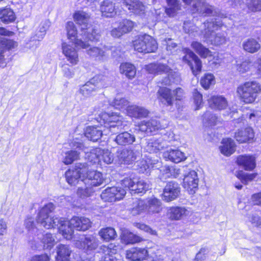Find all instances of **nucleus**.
<instances>
[{
  "label": "nucleus",
  "mask_w": 261,
  "mask_h": 261,
  "mask_svg": "<svg viewBox=\"0 0 261 261\" xmlns=\"http://www.w3.org/2000/svg\"><path fill=\"white\" fill-rule=\"evenodd\" d=\"M222 25V22L219 18H211L204 23V31L202 32L203 37L200 38L204 41L215 45L224 44L226 41L225 33L214 34V31Z\"/></svg>",
  "instance_id": "f257e3e1"
},
{
  "label": "nucleus",
  "mask_w": 261,
  "mask_h": 261,
  "mask_svg": "<svg viewBox=\"0 0 261 261\" xmlns=\"http://www.w3.org/2000/svg\"><path fill=\"white\" fill-rule=\"evenodd\" d=\"M90 220L84 217H73L69 221H64L61 225L58 226L60 232L67 240L72 238L73 229L79 231H85L91 227Z\"/></svg>",
  "instance_id": "f03ea898"
},
{
  "label": "nucleus",
  "mask_w": 261,
  "mask_h": 261,
  "mask_svg": "<svg viewBox=\"0 0 261 261\" xmlns=\"http://www.w3.org/2000/svg\"><path fill=\"white\" fill-rule=\"evenodd\" d=\"M260 92V85L255 81L246 82L239 85L237 89L239 98L245 103L254 102Z\"/></svg>",
  "instance_id": "7ed1b4c3"
},
{
  "label": "nucleus",
  "mask_w": 261,
  "mask_h": 261,
  "mask_svg": "<svg viewBox=\"0 0 261 261\" xmlns=\"http://www.w3.org/2000/svg\"><path fill=\"white\" fill-rule=\"evenodd\" d=\"M54 209L55 206L52 203H48L44 205L38 214L37 222L47 229L55 228L59 224L60 226L64 221H61L58 218L51 217L50 215Z\"/></svg>",
  "instance_id": "20e7f679"
},
{
  "label": "nucleus",
  "mask_w": 261,
  "mask_h": 261,
  "mask_svg": "<svg viewBox=\"0 0 261 261\" xmlns=\"http://www.w3.org/2000/svg\"><path fill=\"white\" fill-rule=\"evenodd\" d=\"M107 78L103 75H99L93 77L85 84L81 86L79 93L85 97H88L98 89L107 87L109 84L106 83Z\"/></svg>",
  "instance_id": "39448f33"
},
{
  "label": "nucleus",
  "mask_w": 261,
  "mask_h": 261,
  "mask_svg": "<svg viewBox=\"0 0 261 261\" xmlns=\"http://www.w3.org/2000/svg\"><path fill=\"white\" fill-rule=\"evenodd\" d=\"M184 90L181 88H177L174 90L167 88L160 87L158 91L159 100L163 105L168 107L172 106L174 101L181 100L184 97Z\"/></svg>",
  "instance_id": "423d86ee"
},
{
  "label": "nucleus",
  "mask_w": 261,
  "mask_h": 261,
  "mask_svg": "<svg viewBox=\"0 0 261 261\" xmlns=\"http://www.w3.org/2000/svg\"><path fill=\"white\" fill-rule=\"evenodd\" d=\"M134 46L138 52L146 54L155 52L158 49V43L152 37L144 34L134 41Z\"/></svg>",
  "instance_id": "0eeeda50"
},
{
  "label": "nucleus",
  "mask_w": 261,
  "mask_h": 261,
  "mask_svg": "<svg viewBox=\"0 0 261 261\" xmlns=\"http://www.w3.org/2000/svg\"><path fill=\"white\" fill-rule=\"evenodd\" d=\"M146 70L150 73L161 74L169 73L172 84H177L180 81V76L178 72L173 71L170 68L163 64L153 63L146 66Z\"/></svg>",
  "instance_id": "6e6552de"
},
{
  "label": "nucleus",
  "mask_w": 261,
  "mask_h": 261,
  "mask_svg": "<svg viewBox=\"0 0 261 261\" xmlns=\"http://www.w3.org/2000/svg\"><path fill=\"white\" fill-rule=\"evenodd\" d=\"M70 146L74 149H79L86 153V158L91 164H96L101 163L100 153L101 149L96 148L92 149L90 151L87 150L88 149L85 145L78 140L74 139L70 143Z\"/></svg>",
  "instance_id": "1a4fd4ad"
},
{
  "label": "nucleus",
  "mask_w": 261,
  "mask_h": 261,
  "mask_svg": "<svg viewBox=\"0 0 261 261\" xmlns=\"http://www.w3.org/2000/svg\"><path fill=\"white\" fill-rule=\"evenodd\" d=\"M101 120L103 122L108 121V123L105 127H107L106 134L108 131L112 134H116L122 133L124 129V126L126 125L125 123L121 120L122 117L119 116H108L107 114L102 115Z\"/></svg>",
  "instance_id": "9d476101"
},
{
  "label": "nucleus",
  "mask_w": 261,
  "mask_h": 261,
  "mask_svg": "<svg viewBox=\"0 0 261 261\" xmlns=\"http://www.w3.org/2000/svg\"><path fill=\"white\" fill-rule=\"evenodd\" d=\"M87 171L86 163H77L75 168L68 170L65 174L67 182L71 186H75L80 181V177Z\"/></svg>",
  "instance_id": "9b49d317"
},
{
  "label": "nucleus",
  "mask_w": 261,
  "mask_h": 261,
  "mask_svg": "<svg viewBox=\"0 0 261 261\" xmlns=\"http://www.w3.org/2000/svg\"><path fill=\"white\" fill-rule=\"evenodd\" d=\"M186 55L182 57L183 61L190 67L194 75H196L201 71V61L198 56L189 48H185Z\"/></svg>",
  "instance_id": "f8f14e48"
},
{
  "label": "nucleus",
  "mask_w": 261,
  "mask_h": 261,
  "mask_svg": "<svg viewBox=\"0 0 261 261\" xmlns=\"http://www.w3.org/2000/svg\"><path fill=\"white\" fill-rule=\"evenodd\" d=\"M126 194V191L121 187H108L103 191L100 197L105 201L114 202L122 199Z\"/></svg>",
  "instance_id": "ddd939ff"
},
{
  "label": "nucleus",
  "mask_w": 261,
  "mask_h": 261,
  "mask_svg": "<svg viewBox=\"0 0 261 261\" xmlns=\"http://www.w3.org/2000/svg\"><path fill=\"white\" fill-rule=\"evenodd\" d=\"M193 11L194 13L197 12L204 15L216 16L222 18L224 14L217 12L214 9L213 7L209 5L205 0H196L193 5Z\"/></svg>",
  "instance_id": "4468645a"
},
{
  "label": "nucleus",
  "mask_w": 261,
  "mask_h": 261,
  "mask_svg": "<svg viewBox=\"0 0 261 261\" xmlns=\"http://www.w3.org/2000/svg\"><path fill=\"white\" fill-rule=\"evenodd\" d=\"M180 188L175 181H169L166 184L162 194L163 199L166 202L173 201L179 196Z\"/></svg>",
  "instance_id": "2eb2a0df"
},
{
  "label": "nucleus",
  "mask_w": 261,
  "mask_h": 261,
  "mask_svg": "<svg viewBox=\"0 0 261 261\" xmlns=\"http://www.w3.org/2000/svg\"><path fill=\"white\" fill-rule=\"evenodd\" d=\"M66 31L68 38L71 40L77 48L86 49L89 46V44L86 41H83L81 39L77 38V30L72 21H68L66 23Z\"/></svg>",
  "instance_id": "dca6fc26"
},
{
  "label": "nucleus",
  "mask_w": 261,
  "mask_h": 261,
  "mask_svg": "<svg viewBox=\"0 0 261 261\" xmlns=\"http://www.w3.org/2000/svg\"><path fill=\"white\" fill-rule=\"evenodd\" d=\"M199 179L197 174L194 170H190L184 174L183 186L190 194H193L198 188Z\"/></svg>",
  "instance_id": "f3484780"
},
{
  "label": "nucleus",
  "mask_w": 261,
  "mask_h": 261,
  "mask_svg": "<svg viewBox=\"0 0 261 261\" xmlns=\"http://www.w3.org/2000/svg\"><path fill=\"white\" fill-rule=\"evenodd\" d=\"M76 246L87 252L95 250L99 245L98 239L93 235H88L76 242Z\"/></svg>",
  "instance_id": "a211bd4d"
},
{
  "label": "nucleus",
  "mask_w": 261,
  "mask_h": 261,
  "mask_svg": "<svg viewBox=\"0 0 261 261\" xmlns=\"http://www.w3.org/2000/svg\"><path fill=\"white\" fill-rule=\"evenodd\" d=\"M86 173H87L86 178L84 180H81L84 184L90 185L93 188L100 186L103 184L105 178L101 172L96 170H88L87 168Z\"/></svg>",
  "instance_id": "6ab92c4d"
},
{
  "label": "nucleus",
  "mask_w": 261,
  "mask_h": 261,
  "mask_svg": "<svg viewBox=\"0 0 261 261\" xmlns=\"http://www.w3.org/2000/svg\"><path fill=\"white\" fill-rule=\"evenodd\" d=\"M138 154L139 152L132 149V147L124 148L117 152L119 161L126 164H132L136 160Z\"/></svg>",
  "instance_id": "aec40b11"
},
{
  "label": "nucleus",
  "mask_w": 261,
  "mask_h": 261,
  "mask_svg": "<svg viewBox=\"0 0 261 261\" xmlns=\"http://www.w3.org/2000/svg\"><path fill=\"white\" fill-rule=\"evenodd\" d=\"M17 45V42L13 40L0 36V67H4L6 65L4 55L5 50L14 48Z\"/></svg>",
  "instance_id": "412c9836"
},
{
  "label": "nucleus",
  "mask_w": 261,
  "mask_h": 261,
  "mask_svg": "<svg viewBox=\"0 0 261 261\" xmlns=\"http://www.w3.org/2000/svg\"><path fill=\"white\" fill-rule=\"evenodd\" d=\"M166 146V142L162 138L153 137L146 141L145 149L149 153H156L164 149Z\"/></svg>",
  "instance_id": "4be33fe9"
},
{
  "label": "nucleus",
  "mask_w": 261,
  "mask_h": 261,
  "mask_svg": "<svg viewBox=\"0 0 261 261\" xmlns=\"http://www.w3.org/2000/svg\"><path fill=\"white\" fill-rule=\"evenodd\" d=\"M88 48H86L87 54L94 60L103 62L108 59V53L106 49L104 50L102 48L96 46Z\"/></svg>",
  "instance_id": "5701e85b"
},
{
  "label": "nucleus",
  "mask_w": 261,
  "mask_h": 261,
  "mask_svg": "<svg viewBox=\"0 0 261 261\" xmlns=\"http://www.w3.org/2000/svg\"><path fill=\"white\" fill-rule=\"evenodd\" d=\"M100 252L102 254L100 261H118L117 257L119 254L117 253L116 249L112 247V245L109 246L102 245L100 248Z\"/></svg>",
  "instance_id": "b1692460"
},
{
  "label": "nucleus",
  "mask_w": 261,
  "mask_h": 261,
  "mask_svg": "<svg viewBox=\"0 0 261 261\" xmlns=\"http://www.w3.org/2000/svg\"><path fill=\"white\" fill-rule=\"evenodd\" d=\"M63 53L67 60L72 65H76L79 62V56L76 49L67 43H62Z\"/></svg>",
  "instance_id": "393cba45"
},
{
  "label": "nucleus",
  "mask_w": 261,
  "mask_h": 261,
  "mask_svg": "<svg viewBox=\"0 0 261 261\" xmlns=\"http://www.w3.org/2000/svg\"><path fill=\"white\" fill-rule=\"evenodd\" d=\"M190 211L184 206H172L168 210V215L172 220L182 219L189 215Z\"/></svg>",
  "instance_id": "a878e982"
},
{
  "label": "nucleus",
  "mask_w": 261,
  "mask_h": 261,
  "mask_svg": "<svg viewBox=\"0 0 261 261\" xmlns=\"http://www.w3.org/2000/svg\"><path fill=\"white\" fill-rule=\"evenodd\" d=\"M254 137V132L250 127H248L244 129H238L234 134V138L240 143L249 142L253 140Z\"/></svg>",
  "instance_id": "bb28decb"
},
{
  "label": "nucleus",
  "mask_w": 261,
  "mask_h": 261,
  "mask_svg": "<svg viewBox=\"0 0 261 261\" xmlns=\"http://www.w3.org/2000/svg\"><path fill=\"white\" fill-rule=\"evenodd\" d=\"M103 127L102 126H88L85 132V137L93 142L97 141L100 139L103 133L106 134V130H103Z\"/></svg>",
  "instance_id": "cd10ccee"
},
{
  "label": "nucleus",
  "mask_w": 261,
  "mask_h": 261,
  "mask_svg": "<svg viewBox=\"0 0 261 261\" xmlns=\"http://www.w3.org/2000/svg\"><path fill=\"white\" fill-rule=\"evenodd\" d=\"M147 251L145 248L135 247L126 251V257L131 260H140L146 258Z\"/></svg>",
  "instance_id": "c85d7f7f"
},
{
  "label": "nucleus",
  "mask_w": 261,
  "mask_h": 261,
  "mask_svg": "<svg viewBox=\"0 0 261 261\" xmlns=\"http://www.w3.org/2000/svg\"><path fill=\"white\" fill-rule=\"evenodd\" d=\"M237 163L245 170H252L255 167V158L252 155H240L237 158Z\"/></svg>",
  "instance_id": "c756f323"
},
{
  "label": "nucleus",
  "mask_w": 261,
  "mask_h": 261,
  "mask_svg": "<svg viewBox=\"0 0 261 261\" xmlns=\"http://www.w3.org/2000/svg\"><path fill=\"white\" fill-rule=\"evenodd\" d=\"M123 5L130 11V12L137 15L144 14L145 6L141 2L132 0H123Z\"/></svg>",
  "instance_id": "7c9ffc66"
},
{
  "label": "nucleus",
  "mask_w": 261,
  "mask_h": 261,
  "mask_svg": "<svg viewBox=\"0 0 261 261\" xmlns=\"http://www.w3.org/2000/svg\"><path fill=\"white\" fill-rule=\"evenodd\" d=\"M126 113L130 117L135 118H141L147 116L149 112L143 107L131 105L127 107Z\"/></svg>",
  "instance_id": "2f4dec72"
},
{
  "label": "nucleus",
  "mask_w": 261,
  "mask_h": 261,
  "mask_svg": "<svg viewBox=\"0 0 261 261\" xmlns=\"http://www.w3.org/2000/svg\"><path fill=\"white\" fill-rule=\"evenodd\" d=\"M82 35L85 40L88 39L92 41H97L100 38V31L89 25L87 28H82Z\"/></svg>",
  "instance_id": "473e14b6"
},
{
  "label": "nucleus",
  "mask_w": 261,
  "mask_h": 261,
  "mask_svg": "<svg viewBox=\"0 0 261 261\" xmlns=\"http://www.w3.org/2000/svg\"><path fill=\"white\" fill-rule=\"evenodd\" d=\"M114 141L118 145L125 146L132 144L136 141V137L127 132H123L116 136Z\"/></svg>",
  "instance_id": "72a5a7b5"
},
{
  "label": "nucleus",
  "mask_w": 261,
  "mask_h": 261,
  "mask_svg": "<svg viewBox=\"0 0 261 261\" xmlns=\"http://www.w3.org/2000/svg\"><path fill=\"white\" fill-rule=\"evenodd\" d=\"M164 157L175 163H178L186 159L185 153L178 149H170L164 153Z\"/></svg>",
  "instance_id": "f704fd0d"
},
{
  "label": "nucleus",
  "mask_w": 261,
  "mask_h": 261,
  "mask_svg": "<svg viewBox=\"0 0 261 261\" xmlns=\"http://www.w3.org/2000/svg\"><path fill=\"white\" fill-rule=\"evenodd\" d=\"M100 11L102 16L106 17H113L116 14L115 4L110 0L103 1L100 4Z\"/></svg>",
  "instance_id": "c9c22d12"
},
{
  "label": "nucleus",
  "mask_w": 261,
  "mask_h": 261,
  "mask_svg": "<svg viewBox=\"0 0 261 261\" xmlns=\"http://www.w3.org/2000/svg\"><path fill=\"white\" fill-rule=\"evenodd\" d=\"M210 107L215 110L225 109L228 105L226 98L220 95L213 96L208 99Z\"/></svg>",
  "instance_id": "e433bc0d"
},
{
  "label": "nucleus",
  "mask_w": 261,
  "mask_h": 261,
  "mask_svg": "<svg viewBox=\"0 0 261 261\" xmlns=\"http://www.w3.org/2000/svg\"><path fill=\"white\" fill-rule=\"evenodd\" d=\"M71 250L69 246L59 244L57 247V261H69Z\"/></svg>",
  "instance_id": "4c0bfd02"
},
{
  "label": "nucleus",
  "mask_w": 261,
  "mask_h": 261,
  "mask_svg": "<svg viewBox=\"0 0 261 261\" xmlns=\"http://www.w3.org/2000/svg\"><path fill=\"white\" fill-rule=\"evenodd\" d=\"M244 50L250 54L257 52L260 49V43L254 38H249L245 40L242 44Z\"/></svg>",
  "instance_id": "58836bf2"
},
{
  "label": "nucleus",
  "mask_w": 261,
  "mask_h": 261,
  "mask_svg": "<svg viewBox=\"0 0 261 261\" xmlns=\"http://www.w3.org/2000/svg\"><path fill=\"white\" fill-rule=\"evenodd\" d=\"M90 15L89 13L83 11H77L73 15L74 20L77 24L81 25L82 28H87Z\"/></svg>",
  "instance_id": "ea45409f"
},
{
  "label": "nucleus",
  "mask_w": 261,
  "mask_h": 261,
  "mask_svg": "<svg viewBox=\"0 0 261 261\" xmlns=\"http://www.w3.org/2000/svg\"><path fill=\"white\" fill-rule=\"evenodd\" d=\"M222 145L220 147L221 152L226 156H229L236 150L234 142L230 138L224 139L222 142Z\"/></svg>",
  "instance_id": "a19ab883"
},
{
  "label": "nucleus",
  "mask_w": 261,
  "mask_h": 261,
  "mask_svg": "<svg viewBox=\"0 0 261 261\" xmlns=\"http://www.w3.org/2000/svg\"><path fill=\"white\" fill-rule=\"evenodd\" d=\"M147 210V204L146 202L141 199H134L131 207L129 208V211L134 215H139L144 212Z\"/></svg>",
  "instance_id": "79ce46f5"
},
{
  "label": "nucleus",
  "mask_w": 261,
  "mask_h": 261,
  "mask_svg": "<svg viewBox=\"0 0 261 261\" xmlns=\"http://www.w3.org/2000/svg\"><path fill=\"white\" fill-rule=\"evenodd\" d=\"M167 7L165 9V12L169 17H173L178 11L181 9V5L178 0H166Z\"/></svg>",
  "instance_id": "37998d69"
},
{
  "label": "nucleus",
  "mask_w": 261,
  "mask_h": 261,
  "mask_svg": "<svg viewBox=\"0 0 261 261\" xmlns=\"http://www.w3.org/2000/svg\"><path fill=\"white\" fill-rule=\"evenodd\" d=\"M146 203L147 204V210L149 213H159L162 210V202L160 199L156 198H150Z\"/></svg>",
  "instance_id": "c03bdc74"
},
{
  "label": "nucleus",
  "mask_w": 261,
  "mask_h": 261,
  "mask_svg": "<svg viewBox=\"0 0 261 261\" xmlns=\"http://www.w3.org/2000/svg\"><path fill=\"white\" fill-rule=\"evenodd\" d=\"M121 73L124 74L126 77L131 79L136 75V69L135 67L132 64L124 63L121 64L120 66Z\"/></svg>",
  "instance_id": "a18cd8bd"
},
{
  "label": "nucleus",
  "mask_w": 261,
  "mask_h": 261,
  "mask_svg": "<svg viewBox=\"0 0 261 261\" xmlns=\"http://www.w3.org/2000/svg\"><path fill=\"white\" fill-rule=\"evenodd\" d=\"M192 48L202 58H205L210 54V50L198 41H193L191 45Z\"/></svg>",
  "instance_id": "49530a36"
},
{
  "label": "nucleus",
  "mask_w": 261,
  "mask_h": 261,
  "mask_svg": "<svg viewBox=\"0 0 261 261\" xmlns=\"http://www.w3.org/2000/svg\"><path fill=\"white\" fill-rule=\"evenodd\" d=\"M99 235L105 241L114 240L117 237L115 230L112 227H106L99 231Z\"/></svg>",
  "instance_id": "de8ad7c7"
},
{
  "label": "nucleus",
  "mask_w": 261,
  "mask_h": 261,
  "mask_svg": "<svg viewBox=\"0 0 261 261\" xmlns=\"http://www.w3.org/2000/svg\"><path fill=\"white\" fill-rule=\"evenodd\" d=\"M14 12L10 9H5L0 11V19L5 23H9L15 20Z\"/></svg>",
  "instance_id": "09e8293b"
},
{
  "label": "nucleus",
  "mask_w": 261,
  "mask_h": 261,
  "mask_svg": "<svg viewBox=\"0 0 261 261\" xmlns=\"http://www.w3.org/2000/svg\"><path fill=\"white\" fill-rule=\"evenodd\" d=\"M95 190L94 188L90 185L84 184V186L79 187L77 190V195L82 198H86L92 196Z\"/></svg>",
  "instance_id": "8fccbe9b"
},
{
  "label": "nucleus",
  "mask_w": 261,
  "mask_h": 261,
  "mask_svg": "<svg viewBox=\"0 0 261 261\" xmlns=\"http://www.w3.org/2000/svg\"><path fill=\"white\" fill-rule=\"evenodd\" d=\"M71 148L74 149L72 147ZM80 150L79 149H74V150L66 152L63 159V163L66 165H69L77 160L79 158Z\"/></svg>",
  "instance_id": "3c124183"
},
{
  "label": "nucleus",
  "mask_w": 261,
  "mask_h": 261,
  "mask_svg": "<svg viewBox=\"0 0 261 261\" xmlns=\"http://www.w3.org/2000/svg\"><path fill=\"white\" fill-rule=\"evenodd\" d=\"M151 188L149 183L143 179L138 180L137 179V182L135 184V187L134 189V194H144L147 190Z\"/></svg>",
  "instance_id": "603ef678"
},
{
  "label": "nucleus",
  "mask_w": 261,
  "mask_h": 261,
  "mask_svg": "<svg viewBox=\"0 0 261 261\" xmlns=\"http://www.w3.org/2000/svg\"><path fill=\"white\" fill-rule=\"evenodd\" d=\"M184 29L186 33H188L191 36H203V34L202 33V32L204 31V30H202L200 32H199L198 30V28L196 26L193 25V24L189 23H185Z\"/></svg>",
  "instance_id": "864d4df0"
},
{
  "label": "nucleus",
  "mask_w": 261,
  "mask_h": 261,
  "mask_svg": "<svg viewBox=\"0 0 261 261\" xmlns=\"http://www.w3.org/2000/svg\"><path fill=\"white\" fill-rule=\"evenodd\" d=\"M215 84V77L211 73L205 74L201 79L200 84L205 89H208L212 85Z\"/></svg>",
  "instance_id": "5fc2aeb1"
},
{
  "label": "nucleus",
  "mask_w": 261,
  "mask_h": 261,
  "mask_svg": "<svg viewBox=\"0 0 261 261\" xmlns=\"http://www.w3.org/2000/svg\"><path fill=\"white\" fill-rule=\"evenodd\" d=\"M42 243L44 249L50 250L55 244L54 237L51 233H47L43 235Z\"/></svg>",
  "instance_id": "6e6d98bb"
},
{
  "label": "nucleus",
  "mask_w": 261,
  "mask_h": 261,
  "mask_svg": "<svg viewBox=\"0 0 261 261\" xmlns=\"http://www.w3.org/2000/svg\"><path fill=\"white\" fill-rule=\"evenodd\" d=\"M256 174L255 173H248L239 171L237 174V177L241 180L244 184H247L249 182L252 181L255 178Z\"/></svg>",
  "instance_id": "4d7b16f0"
},
{
  "label": "nucleus",
  "mask_w": 261,
  "mask_h": 261,
  "mask_svg": "<svg viewBox=\"0 0 261 261\" xmlns=\"http://www.w3.org/2000/svg\"><path fill=\"white\" fill-rule=\"evenodd\" d=\"M137 182V179L135 178H124L121 180V185L124 188L125 191L129 190L131 191V193L133 194L134 189L135 187V184Z\"/></svg>",
  "instance_id": "13d9d810"
},
{
  "label": "nucleus",
  "mask_w": 261,
  "mask_h": 261,
  "mask_svg": "<svg viewBox=\"0 0 261 261\" xmlns=\"http://www.w3.org/2000/svg\"><path fill=\"white\" fill-rule=\"evenodd\" d=\"M119 26L120 29L122 30V32L125 34L132 30L134 27V22L128 19H123L119 23Z\"/></svg>",
  "instance_id": "bf43d9fd"
},
{
  "label": "nucleus",
  "mask_w": 261,
  "mask_h": 261,
  "mask_svg": "<svg viewBox=\"0 0 261 261\" xmlns=\"http://www.w3.org/2000/svg\"><path fill=\"white\" fill-rule=\"evenodd\" d=\"M100 153L101 162L103 161L104 163L110 164H111L114 160L113 154L108 149H101Z\"/></svg>",
  "instance_id": "052dcab7"
},
{
  "label": "nucleus",
  "mask_w": 261,
  "mask_h": 261,
  "mask_svg": "<svg viewBox=\"0 0 261 261\" xmlns=\"http://www.w3.org/2000/svg\"><path fill=\"white\" fill-rule=\"evenodd\" d=\"M260 212H252L249 215V221L256 227H261V216Z\"/></svg>",
  "instance_id": "680f3d73"
},
{
  "label": "nucleus",
  "mask_w": 261,
  "mask_h": 261,
  "mask_svg": "<svg viewBox=\"0 0 261 261\" xmlns=\"http://www.w3.org/2000/svg\"><path fill=\"white\" fill-rule=\"evenodd\" d=\"M128 101L124 98L117 97L113 102V105L116 109H124L126 110L127 107L128 106Z\"/></svg>",
  "instance_id": "e2e57ef3"
},
{
  "label": "nucleus",
  "mask_w": 261,
  "mask_h": 261,
  "mask_svg": "<svg viewBox=\"0 0 261 261\" xmlns=\"http://www.w3.org/2000/svg\"><path fill=\"white\" fill-rule=\"evenodd\" d=\"M122 239L126 244H134L140 241V237L130 232L124 233Z\"/></svg>",
  "instance_id": "0e129e2a"
},
{
  "label": "nucleus",
  "mask_w": 261,
  "mask_h": 261,
  "mask_svg": "<svg viewBox=\"0 0 261 261\" xmlns=\"http://www.w3.org/2000/svg\"><path fill=\"white\" fill-rule=\"evenodd\" d=\"M249 10L252 12L261 11V0H249L246 3Z\"/></svg>",
  "instance_id": "69168bd1"
},
{
  "label": "nucleus",
  "mask_w": 261,
  "mask_h": 261,
  "mask_svg": "<svg viewBox=\"0 0 261 261\" xmlns=\"http://www.w3.org/2000/svg\"><path fill=\"white\" fill-rule=\"evenodd\" d=\"M252 66L251 62L247 60L241 64H238L237 66V70L241 73H244L248 71Z\"/></svg>",
  "instance_id": "338daca9"
},
{
  "label": "nucleus",
  "mask_w": 261,
  "mask_h": 261,
  "mask_svg": "<svg viewBox=\"0 0 261 261\" xmlns=\"http://www.w3.org/2000/svg\"><path fill=\"white\" fill-rule=\"evenodd\" d=\"M148 126H149V129L151 132L158 130L160 129H163L165 128V125H162L160 122L155 119H152L148 121Z\"/></svg>",
  "instance_id": "774afa93"
}]
</instances>
